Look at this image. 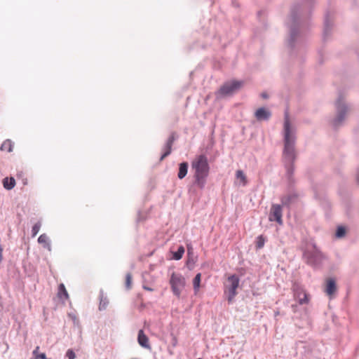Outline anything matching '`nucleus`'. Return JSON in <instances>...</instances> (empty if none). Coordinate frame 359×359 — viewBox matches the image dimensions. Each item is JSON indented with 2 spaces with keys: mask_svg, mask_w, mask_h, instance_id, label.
Here are the masks:
<instances>
[{
  "mask_svg": "<svg viewBox=\"0 0 359 359\" xmlns=\"http://www.w3.org/2000/svg\"><path fill=\"white\" fill-rule=\"evenodd\" d=\"M316 0H302L294 4L285 25L289 29L287 46L291 52L304 46L305 32L310 26L312 11Z\"/></svg>",
  "mask_w": 359,
  "mask_h": 359,
  "instance_id": "1",
  "label": "nucleus"
},
{
  "mask_svg": "<svg viewBox=\"0 0 359 359\" xmlns=\"http://www.w3.org/2000/svg\"><path fill=\"white\" fill-rule=\"evenodd\" d=\"M297 155L295 153V135L292 133L291 124L287 114H285L284 121V148L283 151V161L286 170V177L290 186L294 183L293 177L294 172V161Z\"/></svg>",
  "mask_w": 359,
  "mask_h": 359,
  "instance_id": "2",
  "label": "nucleus"
},
{
  "mask_svg": "<svg viewBox=\"0 0 359 359\" xmlns=\"http://www.w3.org/2000/svg\"><path fill=\"white\" fill-rule=\"evenodd\" d=\"M191 166L194 171L192 186L196 187L201 190L204 189L210 169L207 156L204 154L197 156L191 161Z\"/></svg>",
  "mask_w": 359,
  "mask_h": 359,
  "instance_id": "3",
  "label": "nucleus"
},
{
  "mask_svg": "<svg viewBox=\"0 0 359 359\" xmlns=\"http://www.w3.org/2000/svg\"><path fill=\"white\" fill-rule=\"evenodd\" d=\"M302 258L307 265L316 270L322 267L325 256L316 244H313L312 250L304 251Z\"/></svg>",
  "mask_w": 359,
  "mask_h": 359,
  "instance_id": "4",
  "label": "nucleus"
},
{
  "mask_svg": "<svg viewBox=\"0 0 359 359\" xmlns=\"http://www.w3.org/2000/svg\"><path fill=\"white\" fill-rule=\"evenodd\" d=\"M337 115L332 121V126L334 130H337L343 124L346 114L348 111V106L343 101L341 95H339L335 102Z\"/></svg>",
  "mask_w": 359,
  "mask_h": 359,
  "instance_id": "5",
  "label": "nucleus"
},
{
  "mask_svg": "<svg viewBox=\"0 0 359 359\" xmlns=\"http://www.w3.org/2000/svg\"><path fill=\"white\" fill-rule=\"evenodd\" d=\"M227 283L224 294L226 295L228 303L230 304L238 294L236 290L239 287L240 278L237 275L232 274L227 278Z\"/></svg>",
  "mask_w": 359,
  "mask_h": 359,
  "instance_id": "6",
  "label": "nucleus"
},
{
  "mask_svg": "<svg viewBox=\"0 0 359 359\" xmlns=\"http://www.w3.org/2000/svg\"><path fill=\"white\" fill-rule=\"evenodd\" d=\"M169 283L173 294L177 297H180L182 290L186 285L185 278L182 274L173 272Z\"/></svg>",
  "mask_w": 359,
  "mask_h": 359,
  "instance_id": "7",
  "label": "nucleus"
},
{
  "mask_svg": "<svg viewBox=\"0 0 359 359\" xmlns=\"http://www.w3.org/2000/svg\"><path fill=\"white\" fill-rule=\"evenodd\" d=\"M243 81H231L224 83L219 89L218 93L222 96L231 95L243 86Z\"/></svg>",
  "mask_w": 359,
  "mask_h": 359,
  "instance_id": "8",
  "label": "nucleus"
},
{
  "mask_svg": "<svg viewBox=\"0 0 359 359\" xmlns=\"http://www.w3.org/2000/svg\"><path fill=\"white\" fill-rule=\"evenodd\" d=\"M292 291L294 293V299L297 300L299 304L303 305L309 304V295L306 292L300 284L296 283H294L292 285Z\"/></svg>",
  "mask_w": 359,
  "mask_h": 359,
  "instance_id": "9",
  "label": "nucleus"
},
{
  "mask_svg": "<svg viewBox=\"0 0 359 359\" xmlns=\"http://www.w3.org/2000/svg\"><path fill=\"white\" fill-rule=\"evenodd\" d=\"M178 137L179 136L177 133L175 131L172 132L170 134L168 138L167 139L166 142H165L164 145L162 147L163 153L160 157V161H162L165 158H166L171 154L173 143L175 140L178 139Z\"/></svg>",
  "mask_w": 359,
  "mask_h": 359,
  "instance_id": "10",
  "label": "nucleus"
},
{
  "mask_svg": "<svg viewBox=\"0 0 359 359\" xmlns=\"http://www.w3.org/2000/svg\"><path fill=\"white\" fill-rule=\"evenodd\" d=\"M283 205L281 204H272L269 215V220L270 222H276L278 224L282 225L283 222Z\"/></svg>",
  "mask_w": 359,
  "mask_h": 359,
  "instance_id": "11",
  "label": "nucleus"
},
{
  "mask_svg": "<svg viewBox=\"0 0 359 359\" xmlns=\"http://www.w3.org/2000/svg\"><path fill=\"white\" fill-rule=\"evenodd\" d=\"M299 197V194L297 191H290L280 197L281 205L287 209H290L292 204L297 202Z\"/></svg>",
  "mask_w": 359,
  "mask_h": 359,
  "instance_id": "12",
  "label": "nucleus"
},
{
  "mask_svg": "<svg viewBox=\"0 0 359 359\" xmlns=\"http://www.w3.org/2000/svg\"><path fill=\"white\" fill-rule=\"evenodd\" d=\"M333 27V24L330 21V13L327 11L325 14L324 18V27H323V39L324 41H326L329 39V37L332 34V30Z\"/></svg>",
  "mask_w": 359,
  "mask_h": 359,
  "instance_id": "13",
  "label": "nucleus"
},
{
  "mask_svg": "<svg viewBox=\"0 0 359 359\" xmlns=\"http://www.w3.org/2000/svg\"><path fill=\"white\" fill-rule=\"evenodd\" d=\"M271 116V111L265 107H260L255 112V117L258 121H267Z\"/></svg>",
  "mask_w": 359,
  "mask_h": 359,
  "instance_id": "14",
  "label": "nucleus"
},
{
  "mask_svg": "<svg viewBox=\"0 0 359 359\" xmlns=\"http://www.w3.org/2000/svg\"><path fill=\"white\" fill-rule=\"evenodd\" d=\"M137 341L142 347L145 348H150V344L149 343V338L144 334V332L142 330H140L138 332Z\"/></svg>",
  "mask_w": 359,
  "mask_h": 359,
  "instance_id": "15",
  "label": "nucleus"
},
{
  "mask_svg": "<svg viewBox=\"0 0 359 359\" xmlns=\"http://www.w3.org/2000/svg\"><path fill=\"white\" fill-rule=\"evenodd\" d=\"M99 298H100V304H99L98 309L100 311H104L109 304V299H108L107 297L104 294L102 289H101L100 290Z\"/></svg>",
  "mask_w": 359,
  "mask_h": 359,
  "instance_id": "16",
  "label": "nucleus"
},
{
  "mask_svg": "<svg viewBox=\"0 0 359 359\" xmlns=\"http://www.w3.org/2000/svg\"><path fill=\"white\" fill-rule=\"evenodd\" d=\"M189 163L187 161L179 163V169L177 172V177L180 180L184 179L188 172Z\"/></svg>",
  "mask_w": 359,
  "mask_h": 359,
  "instance_id": "17",
  "label": "nucleus"
},
{
  "mask_svg": "<svg viewBox=\"0 0 359 359\" xmlns=\"http://www.w3.org/2000/svg\"><path fill=\"white\" fill-rule=\"evenodd\" d=\"M337 290V284L334 278H329L326 282L325 292L328 295L333 294Z\"/></svg>",
  "mask_w": 359,
  "mask_h": 359,
  "instance_id": "18",
  "label": "nucleus"
},
{
  "mask_svg": "<svg viewBox=\"0 0 359 359\" xmlns=\"http://www.w3.org/2000/svg\"><path fill=\"white\" fill-rule=\"evenodd\" d=\"M38 242L39 243L42 244L44 248L47 249L49 251L51 250L50 241L46 233H43L39 236V237L38 238Z\"/></svg>",
  "mask_w": 359,
  "mask_h": 359,
  "instance_id": "19",
  "label": "nucleus"
},
{
  "mask_svg": "<svg viewBox=\"0 0 359 359\" xmlns=\"http://www.w3.org/2000/svg\"><path fill=\"white\" fill-rule=\"evenodd\" d=\"M4 187L7 190L12 189L15 185V181L13 177H6L3 180Z\"/></svg>",
  "mask_w": 359,
  "mask_h": 359,
  "instance_id": "20",
  "label": "nucleus"
},
{
  "mask_svg": "<svg viewBox=\"0 0 359 359\" xmlns=\"http://www.w3.org/2000/svg\"><path fill=\"white\" fill-rule=\"evenodd\" d=\"M13 142L7 139L1 144L0 147V150L1 151H7L8 152H11L13 151Z\"/></svg>",
  "mask_w": 359,
  "mask_h": 359,
  "instance_id": "21",
  "label": "nucleus"
},
{
  "mask_svg": "<svg viewBox=\"0 0 359 359\" xmlns=\"http://www.w3.org/2000/svg\"><path fill=\"white\" fill-rule=\"evenodd\" d=\"M201 281V273H198L193 279V287L194 292L196 294L199 291Z\"/></svg>",
  "mask_w": 359,
  "mask_h": 359,
  "instance_id": "22",
  "label": "nucleus"
},
{
  "mask_svg": "<svg viewBox=\"0 0 359 359\" xmlns=\"http://www.w3.org/2000/svg\"><path fill=\"white\" fill-rule=\"evenodd\" d=\"M184 248L183 245H180L177 250V251L172 252V258L175 260H180L182 259L184 253Z\"/></svg>",
  "mask_w": 359,
  "mask_h": 359,
  "instance_id": "23",
  "label": "nucleus"
},
{
  "mask_svg": "<svg viewBox=\"0 0 359 359\" xmlns=\"http://www.w3.org/2000/svg\"><path fill=\"white\" fill-rule=\"evenodd\" d=\"M57 295L60 299L65 298L67 299L69 298L68 292L63 283L60 284L58 286Z\"/></svg>",
  "mask_w": 359,
  "mask_h": 359,
  "instance_id": "24",
  "label": "nucleus"
},
{
  "mask_svg": "<svg viewBox=\"0 0 359 359\" xmlns=\"http://www.w3.org/2000/svg\"><path fill=\"white\" fill-rule=\"evenodd\" d=\"M236 177L237 179L240 180L243 184V185H246L247 184V178L243 171L241 170H238L236 172Z\"/></svg>",
  "mask_w": 359,
  "mask_h": 359,
  "instance_id": "25",
  "label": "nucleus"
},
{
  "mask_svg": "<svg viewBox=\"0 0 359 359\" xmlns=\"http://www.w3.org/2000/svg\"><path fill=\"white\" fill-rule=\"evenodd\" d=\"M346 233V228L343 226H339L336 230L335 236L337 238H341L344 236H345Z\"/></svg>",
  "mask_w": 359,
  "mask_h": 359,
  "instance_id": "26",
  "label": "nucleus"
},
{
  "mask_svg": "<svg viewBox=\"0 0 359 359\" xmlns=\"http://www.w3.org/2000/svg\"><path fill=\"white\" fill-rule=\"evenodd\" d=\"M41 221H38L33 226H32V237H35L37 233H39L40 229H41Z\"/></svg>",
  "mask_w": 359,
  "mask_h": 359,
  "instance_id": "27",
  "label": "nucleus"
},
{
  "mask_svg": "<svg viewBox=\"0 0 359 359\" xmlns=\"http://www.w3.org/2000/svg\"><path fill=\"white\" fill-rule=\"evenodd\" d=\"M265 239L262 235L259 236L257 238L256 247L258 249H261L264 247Z\"/></svg>",
  "mask_w": 359,
  "mask_h": 359,
  "instance_id": "28",
  "label": "nucleus"
},
{
  "mask_svg": "<svg viewBox=\"0 0 359 359\" xmlns=\"http://www.w3.org/2000/svg\"><path fill=\"white\" fill-rule=\"evenodd\" d=\"M188 254H189V255L190 254V252H189V248H188ZM194 264H195V260H194V257H190V256L189 255L188 259H187V263H186V264H187V267H188L190 270H191V269H193V267H194Z\"/></svg>",
  "mask_w": 359,
  "mask_h": 359,
  "instance_id": "29",
  "label": "nucleus"
},
{
  "mask_svg": "<svg viewBox=\"0 0 359 359\" xmlns=\"http://www.w3.org/2000/svg\"><path fill=\"white\" fill-rule=\"evenodd\" d=\"M132 283V276L130 273H128L126 276V287L128 290L130 289Z\"/></svg>",
  "mask_w": 359,
  "mask_h": 359,
  "instance_id": "30",
  "label": "nucleus"
},
{
  "mask_svg": "<svg viewBox=\"0 0 359 359\" xmlns=\"http://www.w3.org/2000/svg\"><path fill=\"white\" fill-rule=\"evenodd\" d=\"M66 356L69 359H74L76 358V354L72 349H68L66 352Z\"/></svg>",
  "mask_w": 359,
  "mask_h": 359,
  "instance_id": "31",
  "label": "nucleus"
},
{
  "mask_svg": "<svg viewBox=\"0 0 359 359\" xmlns=\"http://www.w3.org/2000/svg\"><path fill=\"white\" fill-rule=\"evenodd\" d=\"M39 346H36L34 350L32 351V356L33 357H35L36 355H39L40 353H39Z\"/></svg>",
  "mask_w": 359,
  "mask_h": 359,
  "instance_id": "32",
  "label": "nucleus"
},
{
  "mask_svg": "<svg viewBox=\"0 0 359 359\" xmlns=\"http://www.w3.org/2000/svg\"><path fill=\"white\" fill-rule=\"evenodd\" d=\"M36 359H46V355L44 353H41L39 355H36Z\"/></svg>",
  "mask_w": 359,
  "mask_h": 359,
  "instance_id": "33",
  "label": "nucleus"
},
{
  "mask_svg": "<svg viewBox=\"0 0 359 359\" xmlns=\"http://www.w3.org/2000/svg\"><path fill=\"white\" fill-rule=\"evenodd\" d=\"M260 96L264 99L269 98V95L266 92H263L260 94Z\"/></svg>",
  "mask_w": 359,
  "mask_h": 359,
  "instance_id": "34",
  "label": "nucleus"
},
{
  "mask_svg": "<svg viewBox=\"0 0 359 359\" xmlns=\"http://www.w3.org/2000/svg\"><path fill=\"white\" fill-rule=\"evenodd\" d=\"M292 310L294 313L297 312L298 306L297 304H292L291 306Z\"/></svg>",
  "mask_w": 359,
  "mask_h": 359,
  "instance_id": "35",
  "label": "nucleus"
},
{
  "mask_svg": "<svg viewBox=\"0 0 359 359\" xmlns=\"http://www.w3.org/2000/svg\"><path fill=\"white\" fill-rule=\"evenodd\" d=\"M69 316L72 318V319L73 320V321H74V323H76V322H78V319H77V318L76 317V316L69 314Z\"/></svg>",
  "mask_w": 359,
  "mask_h": 359,
  "instance_id": "36",
  "label": "nucleus"
},
{
  "mask_svg": "<svg viewBox=\"0 0 359 359\" xmlns=\"http://www.w3.org/2000/svg\"><path fill=\"white\" fill-rule=\"evenodd\" d=\"M143 288L145 290H147V291H153V289L151 288L150 287H148V286H145L144 285L143 286Z\"/></svg>",
  "mask_w": 359,
  "mask_h": 359,
  "instance_id": "37",
  "label": "nucleus"
},
{
  "mask_svg": "<svg viewBox=\"0 0 359 359\" xmlns=\"http://www.w3.org/2000/svg\"><path fill=\"white\" fill-rule=\"evenodd\" d=\"M280 314V311L278 310L274 311V316L276 317Z\"/></svg>",
  "mask_w": 359,
  "mask_h": 359,
  "instance_id": "38",
  "label": "nucleus"
},
{
  "mask_svg": "<svg viewBox=\"0 0 359 359\" xmlns=\"http://www.w3.org/2000/svg\"><path fill=\"white\" fill-rule=\"evenodd\" d=\"M2 253H3V250H0V262L2 260V258H3Z\"/></svg>",
  "mask_w": 359,
  "mask_h": 359,
  "instance_id": "39",
  "label": "nucleus"
},
{
  "mask_svg": "<svg viewBox=\"0 0 359 359\" xmlns=\"http://www.w3.org/2000/svg\"><path fill=\"white\" fill-rule=\"evenodd\" d=\"M240 272H241V274H243V272L245 271V269L241 268L239 269Z\"/></svg>",
  "mask_w": 359,
  "mask_h": 359,
  "instance_id": "40",
  "label": "nucleus"
},
{
  "mask_svg": "<svg viewBox=\"0 0 359 359\" xmlns=\"http://www.w3.org/2000/svg\"><path fill=\"white\" fill-rule=\"evenodd\" d=\"M174 341H173V345L175 346L176 343H177V339L175 337L174 339Z\"/></svg>",
  "mask_w": 359,
  "mask_h": 359,
  "instance_id": "41",
  "label": "nucleus"
},
{
  "mask_svg": "<svg viewBox=\"0 0 359 359\" xmlns=\"http://www.w3.org/2000/svg\"><path fill=\"white\" fill-rule=\"evenodd\" d=\"M232 4H233L235 6H238V5H237V4H236V3H235V1H232Z\"/></svg>",
  "mask_w": 359,
  "mask_h": 359,
  "instance_id": "42",
  "label": "nucleus"
},
{
  "mask_svg": "<svg viewBox=\"0 0 359 359\" xmlns=\"http://www.w3.org/2000/svg\"><path fill=\"white\" fill-rule=\"evenodd\" d=\"M30 359H36V356L35 357H32Z\"/></svg>",
  "mask_w": 359,
  "mask_h": 359,
  "instance_id": "43",
  "label": "nucleus"
},
{
  "mask_svg": "<svg viewBox=\"0 0 359 359\" xmlns=\"http://www.w3.org/2000/svg\"><path fill=\"white\" fill-rule=\"evenodd\" d=\"M358 182L359 183V177H358Z\"/></svg>",
  "mask_w": 359,
  "mask_h": 359,
  "instance_id": "44",
  "label": "nucleus"
},
{
  "mask_svg": "<svg viewBox=\"0 0 359 359\" xmlns=\"http://www.w3.org/2000/svg\"><path fill=\"white\" fill-rule=\"evenodd\" d=\"M197 359H202V358H197Z\"/></svg>",
  "mask_w": 359,
  "mask_h": 359,
  "instance_id": "45",
  "label": "nucleus"
}]
</instances>
